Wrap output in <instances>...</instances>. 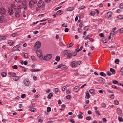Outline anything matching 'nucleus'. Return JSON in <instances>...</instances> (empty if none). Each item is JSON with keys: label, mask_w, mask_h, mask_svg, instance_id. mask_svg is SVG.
Instances as JSON below:
<instances>
[{"label": "nucleus", "mask_w": 123, "mask_h": 123, "mask_svg": "<svg viewBox=\"0 0 123 123\" xmlns=\"http://www.w3.org/2000/svg\"><path fill=\"white\" fill-rule=\"evenodd\" d=\"M2 76L3 77H5L6 75V73L5 72H3L1 74Z\"/></svg>", "instance_id": "38"}, {"label": "nucleus", "mask_w": 123, "mask_h": 123, "mask_svg": "<svg viewBox=\"0 0 123 123\" xmlns=\"http://www.w3.org/2000/svg\"><path fill=\"white\" fill-rule=\"evenodd\" d=\"M74 89L75 90V92H77L79 91V88L78 86H75L74 87Z\"/></svg>", "instance_id": "22"}, {"label": "nucleus", "mask_w": 123, "mask_h": 123, "mask_svg": "<svg viewBox=\"0 0 123 123\" xmlns=\"http://www.w3.org/2000/svg\"><path fill=\"white\" fill-rule=\"evenodd\" d=\"M36 52L38 56L41 55L42 54L41 51L40 50H37Z\"/></svg>", "instance_id": "15"}, {"label": "nucleus", "mask_w": 123, "mask_h": 123, "mask_svg": "<svg viewBox=\"0 0 123 123\" xmlns=\"http://www.w3.org/2000/svg\"><path fill=\"white\" fill-rule=\"evenodd\" d=\"M119 61H120L119 59H116L115 61V62L117 64H118L119 63Z\"/></svg>", "instance_id": "33"}, {"label": "nucleus", "mask_w": 123, "mask_h": 123, "mask_svg": "<svg viewBox=\"0 0 123 123\" xmlns=\"http://www.w3.org/2000/svg\"><path fill=\"white\" fill-rule=\"evenodd\" d=\"M77 54V53L75 51L74 52L73 56H76Z\"/></svg>", "instance_id": "52"}, {"label": "nucleus", "mask_w": 123, "mask_h": 123, "mask_svg": "<svg viewBox=\"0 0 123 123\" xmlns=\"http://www.w3.org/2000/svg\"><path fill=\"white\" fill-rule=\"evenodd\" d=\"M24 56L25 58H27L28 57V55L27 53H26L25 54Z\"/></svg>", "instance_id": "54"}, {"label": "nucleus", "mask_w": 123, "mask_h": 123, "mask_svg": "<svg viewBox=\"0 0 123 123\" xmlns=\"http://www.w3.org/2000/svg\"><path fill=\"white\" fill-rule=\"evenodd\" d=\"M6 37L5 36H2L0 37V40H2L3 39H5Z\"/></svg>", "instance_id": "28"}, {"label": "nucleus", "mask_w": 123, "mask_h": 123, "mask_svg": "<svg viewBox=\"0 0 123 123\" xmlns=\"http://www.w3.org/2000/svg\"><path fill=\"white\" fill-rule=\"evenodd\" d=\"M118 18L120 19H123V16L122 15H120L118 16Z\"/></svg>", "instance_id": "40"}, {"label": "nucleus", "mask_w": 123, "mask_h": 123, "mask_svg": "<svg viewBox=\"0 0 123 123\" xmlns=\"http://www.w3.org/2000/svg\"><path fill=\"white\" fill-rule=\"evenodd\" d=\"M71 97V96L70 95H68L66 96V98L68 99H69Z\"/></svg>", "instance_id": "57"}, {"label": "nucleus", "mask_w": 123, "mask_h": 123, "mask_svg": "<svg viewBox=\"0 0 123 123\" xmlns=\"http://www.w3.org/2000/svg\"><path fill=\"white\" fill-rule=\"evenodd\" d=\"M8 74L12 77H14L16 75V74L15 73H13L11 72H10L8 73Z\"/></svg>", "instance_id": "21"}, {"label": "nucleus", "mask_w": 123, "mask_h": 123, "mask_svg": "<svg viewBox=\"0 0 123 123\" xmlns=\"http://www.w3.org/2000/svg\"><path fill=\"white\" fill-rule=\"evenodd\" d=\"M16 7L15 5L12 4L11 5V7L9 8L8 9V11L9 14L10 15H12L13 12V10H15L16 9Z\"/></svg>", "instance_id": "1"}, {"label": "nucleus", "mask_w": 123, "mask_h": 123, "mask_svg": "<svg viewBox=\"0 0 123 123\" xmlns=\"http://www.w3.org/2000/svg\"><path fill=\"white\" fill-rule=\"evenodd\" d=\"M55 60L57 62H59L60 60V57L59 56H56L55 58Z\"/></svg>", "instance_id": "25"}, {"label": "nucleus", "mask_w": 123, "mask_h": 123, "mask_svg": "<svg viewBox=\"0 0 123 123\" xmlns=\"http://www.w3.org/2000/svg\"><path fill=\"white\" fill-rule=\"evenodd\" d=\"M68 11H71L74 9V7H70L68 9Z\"/></svg>", "instance_id": "34"}, {"label": "nucleus", "mask_w": 123, "mask_h": 123, "mask_svg": "<svg viewBox=\"0 0 123 123\" xmlns=\"http://www.w3.org/2000/svg\"><path fill=\"white\" fill-rule=\"evenodd\" d=\"M89 92L92 94H93L94 92V90L93 89H91L89 90Z\"/></svg>", "instance_id": "37"}, {"label": "nucleus", "mask_w": 123, "mask_h": 123, "mask_svg": "<svg viewBox=\"0 0 123 123\" xmlns=\"http://www.w3.org/2000/svg\"><path fill=\"white\" fill-rule=\"evenodd\" d=\"M91 119V117L90 116L86 118V119L88 120H89Z\"/></svg>", "instance_id": "59"}, {"label": "nucleus", "mask_w": 123, "mask_h": 123, "mask_svg": "<svg viewBox=\"0 0 123 123\" xmlns=\"http://www.w3.org/2000/svg\"><path fill=\"white\" fill-rule=\"evenodd\" d=\"M110 97L111 98L113 99L114 98V94H112L110 95Z\"/></svg>", "instance_id": "53"}, {"label": "nucleus", "mask_w": 123, "mask_h": 123, "mask_svg": "<svg viewBox=\"0 0 123 123\" xmlns=\"http://www.w3.org/2000/svg\"><path fill=\"white\" fill-rule=\"evenodd\" d=\"M24 84L25 86H29V80L28 79H26L25 80Z\"/></svg>", "instance_id": "12"}, {"label": "nucleus", "mask_w": 123, "mask_h": 123, "mask_svg": "<svg viewBox=\"0 0 123 123\" xmlns=\"http://www.w3.org/2000/svg\"><path fill=\"white\" fill-rule=\"evenodd\" d=\"M37 1L36 0L33 1L31 0L29 2V4L30 6L31 7H33L35 4L37 3Z\"/></svg>", "instance_id": "3"}, {"label": "nucleus", "mask_w": 123, "mask_h": 123, "mask_svg": "<svg viewBox=\"0 0 123 123\" xmlns=\"http://www.w3.org/2000/svg\"><path fill=\"white\" fill-rule=\"evenodd\" d=\"M12 68L13 69H17L18 68V67L16 65L13 66H12Z\"/></svg>", "instance_id": "43"}, {"label": "nucleus", "mask_w": 123, "mask_h": 123, "mask_svg": "<svg viewBox=\"0 0 123 123\" xmlns=\"http://www.w3.org/2000/svg\"><path fill=\"white\" fill-rule=\"evenodd\" d=\"M112 15V13L111 12H109L105 15V17L106 18H109Z\"/></svg>", "instance_id": "9"}, {"label": "nucleus", "mask_w": 123, "mask_h": 123, "mask_svg": "<svg viewBox=\"0 0 123 123\" xmlns=\"http://www.w3.org/2000/svg\"><path fill=\"white\" fill-rule=\"evenodd\" d=\"M44 15L43 14H41L39 15L38 16L39 18H41Z\"/></svg>", "instance_id": "63"}, {"label": "nucleus", "mask_w": 123, "mask_h": 123, "mask_svg": "<svg viewBox=\"0 0 123 123\" xmlns=\"http://www.w3.org/2000/svg\"><path fill=\"white\" fill-rule=\"evenodd\" d=\"M39 56H38V57H39V58L41 60H44V58L43 57V56L42 55V54L41 55H39Z\"/></svg>", "instance_id": "31"}, {"label": "nucleus", "mask_w": 123, "mask_h": 123, "mask_svg": "<svg viewBox=\"0 0 123 123\" xmlns=\"http://www.w3.org/2000/svg\"><path fill=\"white\" fill-rule=\"evenodd\" d=\"M90 97V95L89 93H86V95L85 98H89Z\"/></svg>", "instance_id": "26"}, {"label": "nucleus", "mask_w": 123, "mask_h": 123, "mask_svg": "<svg viewBox=\"0 0 123 123\" xmlns=\"http://www.w3.org/2000/svg\"><path fill=\"white\" fill-rule=\"evenodd\" d=\"M59 89L57 88H55L54 89V91L55 93L58 92Z\"/></svg>", "instance_id": "32"}, {"label": "nucleus", "mask_w": 123, "mask_h": 123, "mask_svg": "<svg viewBox=\"0 0 123 123\" xmlns=\"http://www.w3.org/2000/svg\"><path fill=\"white\" fill-rule=\"evenodd\" d=\"M70 65L71 67H74L76 66V62L75 61L71 62L70 63Z\"/></svg>", "instance_id": "13"}, {"label": "nucleus", "mask_w": 123, "mask_h": 123, "mask_svg": "<svg viewBox=\"0 0 123 123\" xmlns=\"http://www.w3.org/2000/svg\"><path fill=\"white\" fill-rule=\"evenodd\" d=\"M78 117L79 118H81L83 117V116L81 114H79L78 115Z\"/></svg>", "instance_id": "48"}, {"label": "nucleus", "mask_w": 123, "mask_h": 123, "mask_svg": "<svg viewBox=\"0 0 123 123\" xmlns=\"http://www.w3.org/2000/svg\"><path fill=\"white\" fill-rule=\"evenodd\" d=\"M95 14V12L94 11H93L91 12L90 14L92 16H93Z\"/></svg>", "instance_id": "30"}, {"label": "nucleus", "mask_w": 123, "mask_h": 123, "mask_svg": "<svg viewBox=\"0 0 123 123\" xmlns=\"http://www.w3.org/2000/svg\"><path fill=\"white\" fill-rule=\"evenodd\" d=\"M52 57V55L51 54H47L46 56H44V60L46 61L49 60Z\"/></svg>", "instance_id": "4"}, {"label": "nucleus", "mask_w": 123, "mask_h": 123, "mask_svg": "<svg viewBox=\"0 0 123 123\" xmlns=\"http://www.w3.org/2000/svg\"><path fill=\"white\" fill-rule=\"evenodd\" d=\"M21 96L22 98H24L25 97V94H23L21 95Z\"/></svg>", "instance_id": "51"}, {"label": "nucleus", "mask_w": 123, "mask_h": 123, "mask_svg": "<svg viewBox=\"0 0 123 123\" xmlns=\"http://www.w3.org/2000/svg\"><path fill=\"white\" fill-rule=\"evenodd\" d=\"M6 20L5 17L4 16H2L0 17V23H2L5 22Z\"/></svg>", "instance_id": "10"}, {"label": "nucleus", "mask_w": 123, "mask_h": 123, "mask_svg": "<svg viewBox=\"0 0 123 123\" xmlns=\"http://www.w3.org/2000/svg\"><path fill=\"white\" fill-rule=\"evenodd\" d=\"M19 46L18 45H17L14 47L12 49V52L15 51H20L18 49Z\"/></svg>", "instance_id": "8"}, {"label": "nucleus", "mask_w": 123, "mask_h": 123, "mask_svg": "<svg viewBox=\"0 0 123 123\" xmlns=\"http://www.w3.org/2000/svg\"><path fill=\"white\" fill-rule=\"evenodd\" d=\"M31 58L32 60L34 61L36 60V58L34 56H32L31 57Z\"/></svg>", "instance_id": "47"}, {"label": "nucleus", "mask_w": 123, "mask_h": 123, "mask_svg": "<svg viewBox=\"0 0 123 123\" xmlns=\"http://www.w3.org/2000/svg\"><path fill=\"white\" fill-rule=\"evenodd\" d=\"M68 119L71 123H74L75 122L72 119Z\"/></svg>", "instance_id": "46"}, {"label": "nucleus", "mask_w": 123, "mask_h": 123, "mask_svg": "<svg viewBox=\"0 0 123 123\" xmlns=\"http://www.w3.org/2000/svg\"><path fill=\"white\" fill-rule=\"evenodd\" d=\"M78 17L79 18H82L83 17V14L82 12L80 13Z\"/></svg>", "instance_id": "19"}, {"label": "nucleus", "mask_w": 123, "mask_h": 123, "mask_svg": "<svg viewBox=\"0 0 123 123\" xmlns=\"http://www.w3.org/2000/svg\"><path fill=\"white\" fill-rule=\"evenodd\" d=\"M110 71L113 74H115L116 73V71L115 69L112 68H110Z\"/></svg>", "instance_id": "16"}, {"label": "nucleus", "mask_w": 123, "mask_h": 123, "mask_svg": "<svg viewBox=\"0 0 123 123\" xmlns=\"http://www.w3.org/2000/svg\"><path fill=\"white\" fill-rule=\"evenodd\" d=\"M106 74L108 75L109 76H111L112 75L111 74L109 71H107L106 72Z\"/></svg>", "instance_id": "39"}, {"label": "nucleus", "mask_w": 123, "mask_h": 123, "mask_svg": "<svg viewBox=\"0 0 123 123\" xmlns=\"http://www.w3.org/2000/svg\"><path fill=\"white\" fill-rule=\"evenodd\" d=\"M38 7H42L45 6L44 3L43 2H39L37 3Z\"/></svg>", "instance_id": "6"}, {"label": "nucleus", "mask_w": 123, "mask_h": 123, "mask_svg": "<svg viewBox=\"0 0 123 123\" xmlns=\"http://www.w3.org/2000/svg\"><path fill=\"white\" fill-rule=\"evenodd\" d=\"M27 4L25 0L22 2L23 8L24 10H26L27 8L26 5Z\"/></svg>", "instance_id": "7"}, {"label": "nucleus", "mask_w": 123, "mask_h": 123, "mask_svg": "<svg viewBox=\"0 0 123 123\" xmlns=\"http://www.w3.org/2000/svg\"><path fill=\"white\" fill-rule=\"evenodd\" d=\"M98 80L101 83L103 84L105 83V80L102 77L99 78Z\"/></svg>", "instance_id": "14"}, {"label": "nucleus", "mask_w": 123, "mask_h": 123, "mask_svg": "<svg viewBox=\"0 0 123 123\" xmlns=\"http://www.w3.org/2000/svg\"><path fill=\"white\" fill-rule=\"evenodd\" d=\"M13 80L15 81L18 80L19 79V78L18 76H15L13 78Z\"/></svg>", "instance_id": "23"}, {"label": "nucleus", "mask_w": 123, "mask_h": 123, "mask_svg": "<svg viewBox=\"0 0 123 123\" xmlns=\"http://www.w3.org/2000/svg\"><path fill=\"white\" fill-rule=\"evenodd\" d=\"M41 45L40 42L38 41L35 43V44L34 47L36 49H37L40 47Z\"/></svg>", "instance_id": "5"}, {"label": "nucleus", "mask_w": 123, "mask_h": 123, "mask_svg": "<svg viewBox=\"0 0 123 123\" xmlns=\"http://www.w3.org/2000/svg\"><path fill=\"white\" fill-rule=\"evenodd\" d=\"M27 61H24V65H27Z\"/></svg>", "instance_id": "64"}, {"label": "nucleus", "mask_w": 123, "mask_h": 123, "mask_svg": "<svg viewBox=\"0 0 123 123\" xmlns=\"http://www.w3.org/2000/svg\"><path fill=\"white\" fill-rule=\"evenodd\" d=\"M53 94L51 93H49V95H48L47 97V98L48 99H50L53 96Z\"/></svg>", "instance_id": "27"}, {"label": "nucleus", "mask_w": 123, "mask_h": 123, "mask_svg": "<svg viewBox=\"0 0 123 123\" xmlns=\"http://www.w3.org/2000/svg\"><path fill=\"white\" fill-rule=\"evenodd\" d=\"M68 55H67V58H70L72 57V55L71 53H68Z\"/></svg>", "instance_id": "24"}, {"label": "nucleus", "mask_w": 123, "mask_h": 123, "mask_svg": "<svg viewBox=\"0 0 123 123\" xmlns=\"http://www.w3.org/2000/svg\"><path fill=\"white\" fill-rule=\"evenodd\" d=\"M99 36L102 37H104L105 36L104 35L103 33L99 34Z\"/></svg>", "instance_id": "44"}, {"label": "nucleus", "mask_w": 123, "mask_h": 123, "mask_svg": "<svg viewBox=\"0 0 123 123\" xmlns=\"http://www.w3.org/2000/svg\"><path fill=\"white\" fill-rule=\"evenodd\" d=\"M61 12V10H59L57 12H56V14L57 15H59L61 14L60 13Z\"/></svg>", "instance_id": "42"}, {"label": "nucleus", "mask_w": 123, "mask_h": 123, "mask_svg": "<svg viewBox=\"0 0 123 123\" xmlns=\"http://www.w3.org/2000/svg\"><path fill=\"white\" fill-rule=\"evenodd\" d=\"M17 35V34L16 33H13L11 34V36L12 37H14Z\"/></svg>", "instance_id": "55"}, {"label": "nucleus", "mask_w": 123, "mask_h": 123, "mask_svg": "<svg viewBox=\"0 0 123 123\" xmlns=\"http://www.w3.org/2000/svg\"><path fill=\"white\" fill-rule=\"evenodd\" d=\"M51 110V108L50 107H48L47 108V112H49Z\"/></svg>", "instance_id": "45"}, {"label": "nucleus", "mask_w": 123, "mask_h": 123, "mask_svg": "<svg viewBox=\"0 0 123 123\" xmlns=\"http://www.w3.org/2000/svg\"><path fill=\"white\" fill-rule=\"evenodd\" d=\"M33 105H32L31 107L30 110L32 112H35V111L36 110V108H33Z\"/></svg>", "instance_id": "20"}, {"label": "nucleus", "mask_w": 123, "mask_h": 123, "mask_svg": "<svg viewBox=\"0 0 123 123\" xmlns=\"http://www.w3.org/2000/svg\"><path fill=\"white\" fill-rule=\"evenodd\" d=\"M61 68V69H64L65 68H66V66L62 64Z\"/></svg>", "instance_id": "50"}, {"label": "nucleus", "mask_w": 123, "mask_h": 123, "mask_svg": "<svg viewBox=\"0 0 123 123\" xmlns=\"http://www.w3.org/2000/svg\"><path fill=\"white\" fill-rule=\"evenodd\" d=\"M6 10L3 8H2L0 9V13L1 14H5Z\"/></svg>", "instance_id": "11"}, {"label": "nucleus", "mask_w": 123, "mask_h": 123, "mask_svg": "<svg viewBox=\"0 0 123 123\" xmlns=\"http://www.w3.org/2000/svg\"><path fill=\"white\" fill-rule=\"evenodd\" d=\"M102 41L103 42L105 43H107L106 40V39H105V38H103Z\"/></svg>", "instance_id": "49"}, {"label": "nucleus", "mask_w": 123, "mask_h": 123, "mask_svg": "<svg viewBox=\"0 0 123 123\" xmlns=\"http://www.w3.org/2000/svg\"><path fill=\"white\" fill-rule=\"evenodd\" d=\"M120 7L121 9H122L123 8V3H121L120 5Z\"/></svg>", "instance_id": "61"}, {"label": "nucleus", "mask_w": 123, "mask_h": 123, "mask_svg": "<svg viewBox=\"0 0 123 123\" xmlns=\"http://www.w3.org/2000/svg\"><path fill=\"white\" fill-rule=\"evenodd\" d=\"M117 111L118 114L119 115H120L122 113V112L120 109L118 108H117Z\"/></svg>", "instance_id": "17"}, {"label": "nucleus", "mask_w": 123, "mask_h": 123, "mask_svg": "<svg viewBox=\"0 0 123 123\" xmlns=\"http://www.w3.org/2000/svg\"><path fill=\"white\" fill-rule=\"evenodd\" d=\"M100 74L101 76L104 77H105L106 75V74L105 73L103 72H100Z\"/></svg>", "instance_id": "29"}, {"label": "nucleus", "mask_w": 123, "mask_h": 123, "mask_svg": "<svg viewBox=\"0 0 123 123\" xmlns=\"http://www.w3.org/2000/svg\"><path fill=\"white\" fill-rule=\"evenodd\" d=\"M120 72L122 74H123V67L121 69Z\"/></svg>", "instance_id": "58"}, {"label": "nucleus", "mask_w": 123, "mask_h": 123, "mask_svg": "<svg viewBox=\"0 0 123 123\" xmlns=\"http://www.w3.org/2000/svg\"><path fill=\"white\" fill-rule=\"evenodd\" d=\"M21 5H18L17 6V9L15 11V15L16 17H18L20 16V13L21 12Z\"/></svg>", "instance_id": "2"}, {"label": "nucleus", "mask_w": 123, "mask_h": 123, "mask_svg": "<svg viewBox=\"0 0 123 123\" xmlns=\"http://www.w3.org/2000/svg\"><path fill=\"white\" fill-rule=\"evenodd\" d=\"M106 105L105 103H103L102 105L101 106L103 107H106Z\"/></svg>", "instance_id": "60"}, {"label": "nucleus", "mask_w": 123, "mask_h": 123, "mask_svg": "<svg viewBox=\"0 0 123 123\" xmlns=\"http://www.w3.org/2000/svg\"><path fill=\"white\" fill-rule=\"evenodd\" d=\"M69 51L68 50H65L63 53V54L64 55H66L68 54V52H69Z\"/></svg>", "instance_id": "18"}, {"label": "nucleus", "mask_w": 123, "mask_h": 123, "mask_svg": "<svg viewBox=\"0 0 123 123\" xmlns=\"http://www.w3.org/2000/svg\"><path fill=\"white\" fill-rule=\"evenodd\" d=\"M119 102L117 100H116L115 101V104L116 105H118L119 104Z\"/></svg>", "instance_id": "62"}, {"label": "nucleus", "mask_w": 123, "mask_h": 123, "mask_svg": "<svg viewBox=\"0 0 123 123\" xmlns=\"http://www.w3.org/2000/svg\"><path fill=\"white\" fill-rule=\"evenodd\" d=\"M112 82L114 84H117L118 83V82L117 81L115 80H113Z\"/></svg>", "instance_id": "41"}, {"label": "nucleus", "mask_w": 123, "mask_h": 123, "mask_svg": "<svg viewBox=\"0 0 123 123\" xmlns=\"http://www.w3.org/2000/svg\"><path fill=\"white\" fill-rule=\"evenodd\" d=\"M76 65L77 64H78L79 65H80L81 64V61H77V62H76Z\"/></svg>", "instance_id": "56"}, {"label": "nucleus", "mask_w": 123, "mask_h": 123, "mask_svg": "<svg viewBox=\"0 0 123 123\" xmlns=\"http://www.w3.org/2000/svg\"><path fill=\"white\" fill-rule=\"evenodd\" d=\"M117 31L118 32H120V33H122L123 32V29H121L120 30H118Z\"/></svg>", "instance_id": "35"}, {"label": "nucleus", "mask_w": 123, "mask_h": 123, "mask_svg": "<svg viewBox=\"0 0 123 123\" xmlns=\"http://www.w3.org/2000/svg\"><path fill=\"white\" fill-rule=\"evenodd\" d=\"M120 122H123V119L122 117H119L118 118Z\"/></svg>", "instance_id": "36"}]
</instances>
